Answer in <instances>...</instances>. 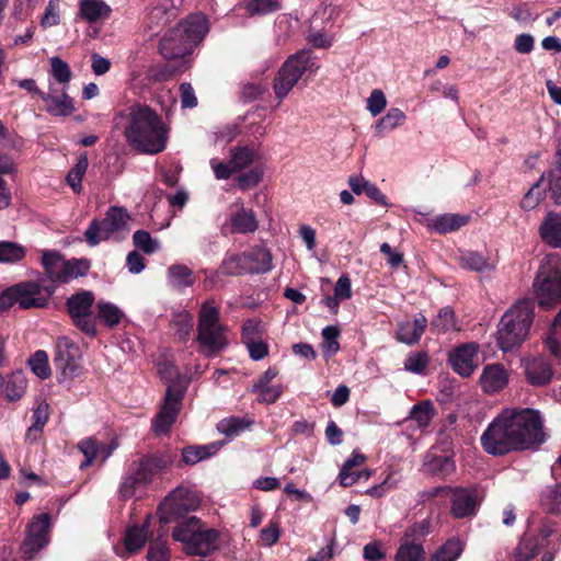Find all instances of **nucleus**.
<instances>
[{"mask_svg":"<svg viewBox=\"0 0 561 561\" xmlns=\"http://www.w3.org/2000/svg\"><path fill=\"white\" fill-rule=\"evenodd\" d=\"M463 549L465 542L460 538H450L431 553L428 561H457Z\"/></svg>","mask_w":561,"mask_h":561,"instance_id":"31","label":"nucleus"},{"mask_svg":"<svg viewBox=\"0 0 561 561\" xmlns=\"http://www.w3.org/2000/svg\"><path fill=\"white\" fill-rule=\"evenodd\" d=\"M428 365L425 352L410 353L404 360V369L413 374H422Z\"/></svg>","mask_w":561,"mask_h":561,"instance_id":"56","label":"nucleus"},{"mask_svg":"<svg viewBox=\"0 0 561 561\" xmlns=\"http://www.w3.org/2000/svg\"><path fill=\"white\" fill-rule=\"evenodd\" d=\"M46 111L54 116H69L75 112L72 99L67 94L66 88L58 89L49 84L48 92L41 93Z\"/></svg>","mask_w":561,"mask_h":561,"instance_id":"19","label":"nucleus"},{"mask_svg":"<svg viewBox=\"0 0 561 561\" xmlns=\"http://www.w3.org/2000/svg\"><path fill=\"white\" fill-rule=\"evenodd\" d=\"M561 335V310L557 314L551 332L547 339V346L554 357L561 360V343L559 336Z\"/></svg>","mask_w":561,"mask_h":561,"instance_id":"58","label":"nucleus"},{"mask_svg":"<svg viewBox=\"0 0 561 561\" xmlns=\"http://www.w3.org/2000/svg\"><path fill=\"white\" fill-rule=\"evenodd\" d=\"M459 265L465 270L477 273L489 272L495 268V263L493 261L481 253L473 251L461 252L459 255Z\"/></svg>","mask_w":561,"mask_h":561,"instance_id":"30","label":"nucleus"},{"mask_svg":"<svg viewBox=\"0 0 561 561\" xmlns=\"http://www.w3.org/2000/svg\"><path fill=\"white\" fill-rule=\"evenodd\" d=\"M543 188H547L551 199L561 205V150L556 153V164L547 175L539 180Z\"/></svg>","mask_w":561,"mask_h":561,"instance_id":"29","label":"nucleus"},{"mask_svg":"<svg viewBox=\"0 0 561 561\" xmlns=\"http://www.w3.org/2000/svg\"><path fill=\"white\" fill-rule=\"evenodd\" d=\"M263 171L260 168H252L251 170L240 174L236 181L240 190L247 191L256 186L262 180Z\"/></svg>","mask_w":561,"mask_h":561,"instance_id":"62","label":"nucleus"},{"mask_svg":"<svg viewBox=\"0 0 561 561\" xmlns=\"http://www.w3.org/2000/svg\"><path fill=\"white\" fill-rule=\"evenodd\" d=\"M467 224V217L457 214H444L431 219L428 226L439 233L455 231Z\"/></svg>","mask_w":561,"mask_h":561,"instance_id":"35","label":"nucleus"},{"mask_svg":"<svg viewBox=\"0 0 561 561\" xmlns=\"http://www.w3.org/2000/svg\"><path fill=\"white\" fill-rule=\"evenodd\" d=\"M42 264L50 280L66 284L65 259L58 252L44 251Z\"/></svg>","mask_w":561,"mask_h":561,"instance_id":"28","label":"nucleus"},{"mask_svg":"<svg viewBox=\"0 0 561 561\" xmlns=\"http://www.w3.org/2000/svg\"><path fill=\"white\" fill-rule=\"evenodd\" d=\"M33 424L27 428L25 439L28 442H36L39 433L46 425L49 419V405L46 402H41L33 410Z\"/></svg>","mask_w":561,"mask_h":561,"instance_id":"37","label":"nucleus"},{"mask_svg":"<svg viewBox=\"0 0 561 561\" xmlns=\"http://www.w3.org/2000/svg\"><path fill=\"white\" fill-rule=\"evenodd\" d=\"M546 440L543 421L534 409H505L480 437L483 450L492 456L536 449Z\"/></svg>","mask_w":561,"mask_h":561,"instance_id":"1","label":"nucleus"},{"mask_svg":"<svg viewBox=\"0 0 561 561\" xmlns=\"http://www.w3.org/2000/svg\"><path fill=\"white\" fill-rule=\"evenodd\" d=\"M50 516L47 513L39 514L33 517L26 526L25 539L22 543L21 551L27 559L43 549L49 542Z\"/></svg>","mask_w":561,"mask_h":561,"instance_id":"14","label":"nucleus"},{"mask_svg":"<svg viewBox=\"0 0 561 561\" xmlns=\"http://www.w3.org/2000/svg\"><path fill=\"white\" fill-rule=\"evenodd\" d=\"M59 12V0H49L45 8L44 15L41 20V25L44 28L58 25L60 22Z\"/></svg>","mask_w":561,"mask_h":561,"instance_id":"63","label":"nucleus"},{"mask_svg":"<svg viewBox=\"0 0 561 561\" xmlns=\"http://www.w3.org/2000/svg\"><path fill=\"white\" fill-rule=\"evenodd\" d=\"M540 307L549 309L561 301V263L558 254H547L534 282Z\"/></svg>","mask_w":561,"mask_h":561,"instance_id":"8","label":"nucleus"},{"mask_svg":"<svg viewBox=\"0 0 561 561\" xmlns=\"http://www.w3.org/2000/svg\"><path fill=\"white\" fill-rule=\"evenodd\" d=\"M425 470L427 472L446 477L454 472L455 462L447 456H427L424 462Z\"/></svg>","mask_w":561,"mask_h":561,"instance_id":"40","label":"nucleus"},{"mask_svg":"<svg viewBox=\"0 0 561 561\" xmlns=\"http://www.w3.org/2000/svg\"><path fill=\"white\" fill-rule=\"evenodd\" d=\"M78 448L85 457V461L80 466L81 468L91 465L99 456L102 458V461H105L111 455V449H106L104 445H100L93 437L81 440Z\"/></svg>","mask_w":561,"mask_h":561,"instance_id":"34","label":"nucleus"},{"mask_svg":"<svg viewBox=\"0 0 561 561\" xmlns=\"http://www.w3.org/2000/svg\"><path fill=\"white\" fill-rule=\"evenodd\" d=\"M32 373L41 379H46L50 376V367L48 363V355L45 351H36L27 360Z\"/></svg>","mask_w":561,"mask_h":561,"instance_id":"48","label":"nucleus"},{"mask_svg":"<svg viewBox=\"0 0 561 561\" xmlns=\"http://www.w3.org/2000/svg\"><path fill=\"white\" fill-rule=\"evenodd\" d=\"M427 327V319L424 314L419 313L413 321H404L399 323L397 340L407 345L416 344Z\"/></svg>","mask_w":561,"mask_h":561,"instance_id":"23","label":"nucleus"},{"mask_svg":"<svg viewBox=\"0 0 561 561\" xmlns=\"http://www.w3.org/2000/svg\"><path fill=\"white\" fill-rule=\"evenodd\" d=\"M160 373L171 382L167 388L163 403L152 422V430L158 435L168 433L175 422L190 382L186 377L179 375L172 364L161 365Z\"/></svg>","mask_w":561,"mask_h":561,"instance_id":"6","label":"nucleus"},{"mask_svg":"<svg viewBox=\"0 0 561 561\" xmlns=\"http://www.w3.org/2000/svg\"><path fill=\"white\" fill-rule=\"evenodd\" d=\"M98 317L106 327L113 328L119 324L124 318V312L114 304L99 301Z\"/></svg>","mask_w":561,"mask_h":561,"instance_id":"42","label":"nucleus"},{"mask_svg":"<svg viewBox=\"0 0 561 561\" xmlns=\"http://www.w3.org/2000/svg\"><path fill=\"white\" fill-rule=\"evenodd\" d=\"M49 61L50 75L59 84H61V88H66L72 77V72L68 64L59 57H51Z\"/></svg>","mask_w":561,"mask_h":561,"instance_id":"51","label":"nucleus"},{"mask_svg":"<svg viewBox=\"0 0 561 561\" xmlns=\"http://www.w3.org/2000/svg\"><path fill=\"white\" fill-rule=\"evenodd\" d=\"M208 21L205 15H190L161 38L159 45L161 55L165 59H176L191 54L208 33Z\"/></svg>","mask_w":561,"mask_h":561,"instance_id":"3","label":"nucleus"},{"mask_svg":"<svg viewBox=\"0 0 561 561\" xmlns=\"http://www.w3.org/2000/svg\"><path fill=\"white\" fill-rule=\"evenodd\" d=\"M95 296L90 290L78 291L66 300L72 324L89 336L96 335V319L93 314Z\"/></svg>","mask_w":561,"mask_h":561,"instance_id":"11","label":"nucleus"},{"mask_svg":"<svg viewBox=\"0 0 561 561\" xmlns=\"http://www.w3.org/2000/svg\"><path fill=\"white\" fill-rule=\"evenodd\" d=\"M128 145L142 153L164 150L168 128L162 118L148 105L136 103L119 114Z\"/></svg>","mask_w":561,"mask_h":561,"instance_id":"2","label":"nucleus"},{"mask_svg":"<svg viewBox=\"0 0 561 561\" xmlns=\"http://www.w3.org/2000/svg\"><path fill=\"white\" fill-rule=\"evenodd\" d=\"M432 411L433 408L430 402L420 403L412 408L410 417L416 422L419 427H425L432 420Z\"/></svg>","mask_w":561,"mask_h":561,"instance_id":"59","label":"nucleus"},{"mask_svg":"<svg viewBox=\"0 0 561 561\" xmlns=\"http://www.w3.org/2000/svg\"><path fill=\"white\" fill-rule=\"evenodd\" d=\"M525 376L533 386H545L550 382L553 371L550 364L541 356L523 359Z\"/></svg>","mask_w":561,"mask_h":561,"instance_id":"20","label":"nucleus"},{"mask_svg":"<svg viewBox=\"0 0 561 561\" xmlns=\"http://www.w3.org/2000/svg\"><path fill=\"white\" fill-rule=\"evenodd\" d=\"M264 329L262 322L256 319H249L244 322L242 328L243 343H250L262 339Z\"/></svg>","mask_w":561,"mask_h":561,"instance_id":"60","label":"nucleus"},{"mask_svg":"<svg viewBox=\"0 0 561 561\" xmlns=\"http://www.w3.org/2000/svg\"><path fill=\"white\" fill-rule=\"evenodd\" d=\"M25 248L11 241H0V263H18L25 257Z\"/></svg>","mask_w":561,"mask_h":561,"instance_id":"47","label":"nucleus"},{"mask_svg":"<svg viewBox=\"0 0 561 561\" xmlns=\"http://www.w3.org/2000/svg\"><path fill=\"white\" fill-rule=\"evenodd\" d=\"M147 526L142 527L133 526L127 529L125 536V548L127 552H135L139 550L147 540Z\"/></svg>","mask_w":561,"mask_h":561,"instance_id":"49","label":"nucleus"},{"mask_svg":"<svg viewBox=\"0 0 561 561\" xmlns=\"http://www.w3.org/2000/svg\"><path fill=\"white\" fill-rule=\"evenodd\" d=\"M111 13V7L103 0H79V15L89 23L106 20Z\"/></svg>","mask_w":561,"mask_h":561,"instance_id":"25","label":"nucleus"},{"mask_svg":"<svg viewBox=\"0 0 561 561\" xmlns=\"http://www.w3.org/2000/svg\"><path fill=\"white\" fill-rule=\"evenodd\" d=\"M255 152L247 146L234 147L230 150V164L236 172L248 168L254 161Z\"/></svg>","mask_w":561,"mask_h":561,"instance_id":"45","label":"nucleus"},{"mask_svg":"<svg viewBox=\"0 0 561 561\" xmlns=\"http://www.w3.org/2000/svg\"><path fill=\"white\" fill-rule=\"evenodd\" d=\"M479 345L476 342L465 343L449 353L448 360L455 373L469 377L479 365Z\"/></svg>","mask_w":561,"mask_h":561,"instance_id":"16","label":"nucleus"},{"mask_svg":"<svg viewBox=\"0 0 561 561\" xmlns=\"http://www.w3.org/2000/svg\"><path fill=\"white\" fill-rule=\"evenodd\" d=\"M201 503L198 495L191 489L179 486L174 489L160 504L159 518L163 524L183 517L195 511Z\"/></svg>","mask_w":561,"mask_h":561,"instance_id":"13","label":"nucleus"},{"mask_svg":"<svg viewBox=\"0 0 561 561\" xmlns=\"http://www.w3.org/2000/svg\"><path fill=\"white\" fill-rule=\"evenodd\" d=\"M543 243L551 248H561V214L549 211L538 228Z\"/></svg>","mask_w":561,"mask_h":561,"instance_id":"22","label":"nucleus"},{"mask_svg":"<svg viewBox=\"0 0 561 561\" xmlns=\"http://www.w3.org/2000/svg\"><path fill=\"white\" fill-rule=\"evenodd\" d=\"M254 392L259 393V402L272 404L278 400L283 393L282 385H272L265 387L253 388Z\"/></svg>","mask_w":561,"mask_h":561,"instance_id":"64","label":"nucleus"},{"mask_svg":"<svg viewBox=\"0 0 561 561\" xmlns=\"http://www.w3.org/2000/svg\"><path fill=\"white\" fill-rule=\"evenodd\" d=\"M221 271L227 275H241L252 273L251 266L248 263L245 253L233 254L228 256L221 264Z\"/></svg>","mask_w":561,"mask_h":561,"instance_id":"43","label":"nucleus"},{"mask_svg":"<svg viewBox=\"0 0 561 561\" xmlns=\"http://www.w3.org/2000/svg\"><path fill=\"white\" fill-rule=\"evenodd\" d=\"M432 331L436 333H446L451 330H459L456 323L455 312L449 307H444L431 322Z\"/></svg>","mask_w":561,"mask_h":561,"instance_id":"41","label":"nucleus"},{"mask_svg":"<svg viewBox=\"0 0 561 561\" xmlns=\"http://www.w3.org/2000/svg\"><path fill=\"white\" fill-rule=\"evenodd\" d=\"M550 536V531L541 529L539 536L525 535L515 551V561H528L533 559L539 546Z\"/></svg>","mask_w":561,"mask_h":561,"instance_id":"26","label":"nucleus"},{"mask_svg":"<svg viewBox=\"0 0 561 561\" xmlns=\"http://www.w3.org/2000/svg\"><path fill=\"white\" fill-rule=\"evenodd\" d=\"M339 335L340 330L334 325L327 327L322 330L321 347L324 356L331 357L339 351Z\"/></svg>","mask_w":561,"mask_h":561,"instance_id":"53","label":"nucleus"},{"mask_svg":"<svg viewBox=\"0 0 561 561\" xmlns=\"http://www.w3.org/2000/svg\"><path fill=\"white\" fill-rule=\"evenodd\" d=\"M168 285L179 291H182L195 283L193 271L184 264H172L167 271Z\"/></svg>","mask_w":561,"mask_h":561,"instance_id":"27","label":"nucleus"},{"mask_svg":"<svg viewBox=\"0 0 561 561\" xmlns=\"http://www.w3.org/2000/svg\"><path fill=\"white\" fill-rule=\"evenodd\" d=\"M251 425L252 421L247 417L230 416L218 422L217 430L226 437L233 438L249 430Z\"/></svg>","mask_w":561,"mask_h":561,"instance_id":"38","label":"nucleus"},{"mask_svg":"<svg viewBox=\"0 0 561 561\" xmlns=\"http://www.w3.org/2000/svg\"><path fill=\"white\" fill-rule=\"evenodd\" d=\"M534 319V305L522 299L501 318L497 327V345L503 352L519 346L527 337Z\"/></svg>","mask_w":561,"mask_h":561,"instance_id":"4","label":"nucleus"},{"mask_svg":"<svg viewBox=\"0 0 561 561\" xmlns=\"http://www.w3.org/2000/svg\"><path fill=\"white\" fill-rule=\"evenodd\" d=\"M54 363L65 378H73L79 374L81 352L68 336L57 339Z\"/></svg>","mask_w":561,"mask_h":561,"instance_id":"15","label":"nucleus"},{"mask_svg":"<svg viewBox=\"0 0 561 561\" xmlns=\"http://www.w3.org/2000/svg\"><path fill=\"white\" fill-rule=\"evenodd\" d=\"M221 447V444L213 443L203 446H188L182 450V460L186 465H195L213 455Z\"/></svg>","mask_w":561,"mask_h":561,"instance_id":"36","label":"nucleus"},{"mask_svg":"<svg viewBox=\"0 0 561 561\" xmlns=\"http://www.w3.org/2000/svg\"><path fill=\"white\" fill-rule=\"evenodd\" d=\"M317 69L318 66L311 51L300 50L291 55L284 62L275 78L274 92L276 96L279 100L286 98L305 72H314Z\"/></svg>","mask_w":561,"mask_h":561,"instance_id":"10","label":"nucleus"},{"mask_svg":"<svg viewBox=\"0 0 561 561\" xmlns=\"http://www.w3.org/2000/svg\"><path fill=\"white\" fill-rule=\"evenodd\" d=\"M147 559L148 561L169 560V549L167 547V539L163 536H159V538H157L156 540L150 541Z\"/></svg>","mask_w":561,"mask_h":561,"instance_id":"57","label":"nucleus"},{"mask_svg":"<svg viewBox=\"0 0 561 561\" xmlns=\"http://www.w3.org/2000/svg\"><path fill=\"white\" fill-rule=\"evenodd\" d=\"M89 160L87 156L79 157L76 165L69 171L67 182L75 193L81 192V182L87 172Z\"/></svg>","mask_w":561,"mask_h":561,"instance_id":"50","label":"nucleus"},{"mask_svg":"<svg viewBox=\"0 0 561 561\" xmlns=\"http://www.w3.org/2000/svg\"><path fill=\"white\" fill-rule=\"evenodd\" d=\"M175 8V0H153L149 18L157 24H164L169 21Z\"/></svg>","mask_w":561,"mask_h":561,"instance_id":"44","label":"nucleus"},{"mask_svg":"<svg viewBox=\"0 0 561 561\" xmlns=\"http://www.w3.org/2000/svg\"><path fill=\"white\" fill-rule=\"evenodd\" d=\"M425 551L419 542L402 541L396 553V561H424Z\"/></svg>","mask_w":561,"mask_h":561,"instance_id":"46","label":"nucleus"},{"mask_svg":"<svg viewBox=\"0 0 561 561\" xmlns=\"http://www.w3.org/2000/svg\"><path fill=\"white\" fill-rule=\"evenodd\" d=\"M508 380L510 374L501 364L486 365L480 376V385L486 393H496L503 390Z\"/></svg>","mask_w":561,"mask_h":561,"instance_id":"21","label":"nucleus"},{"mask_svg":"<svg viewBox=\"0 0 561 561\" xmlns=\"http://www.w3.org/2000/svg\"><path fill=\"white\" fill-rule=\"evenodd\" d=\"M172 537L183 545L186 554L207 556L217 548L219 534L206 527L197 517L191 516L173 529Z\"/></svg>","mask_w":561,"mask_h":561,"instance_id":"7","label":"nucleus"},{"mask_svg":"<svg viewBox=\"0 0 561 561\" xmlns=\"http://www.w3.org/2000/svg\"><path fill=\"white\" fill-rule=\"evenodd\" d=\"M197 341L208 354L221 351L228 343L219 322V310L213 301L208 300L201 307Z\"/></svg>","mask_w":561,"mask_h":561,"instance_id":"9","label":"nucleus"},{"mask_svg":"<svg viewBox=\"0 0 561 561\" xmlns=\"http://www.w3.org/2000/svg\"><path fill=\"white\" fill-rule=\"evenodd\" d=\"M129 219V214L124 207H110L102 220L93 219L90 222L84 232L87 243L95 247L101 241L108 240L114 232L125 229Z\"/></svg>","mask_w":561,"mask_h":561,"instance_id":"12","label":"nucleus"},{"mask_svg":"<svg viewBox=\"0 0 561 561\" xmlns=\"http://www.w3.org/2000/svg\"><path fill=\"white\" fill-rule=\"evenodd\" d=\"M20 308H43L47 305L53 290L35 282H23L15 285Z\"/></svg>","mask_w":561,"mask_h":561,"instance_id":"18","label":"nucleus"},{"mask_svg":"<svg viewBox=\"0 0 561 561\" xmlns=\"http://www.w3.org/2000/svg\"><path fill=\"white\" fill-rule=\"evenodd\" d=\"M0 388L9 402H15L22 399L27 389V379L25 375L18 370L7 377L0 375Z\"/></svg>","mask_w":561,"mask_h":561,"instance_id":"24","label":"nucleus"},{"mask_svg":"<svg viewBox=\"0 0 561 561\" xmlns=\"http://www.w3.org/2000/svg\"><path fill=\"white\" fill-rule=\"evenodd\" d=\"M134 245L146 254H153L160 250V243L146 230H137L133 234Z\"/></svg>","mask_w":561,"mask_h":561,"instance_id":"52","label":"nucleus"},{"mask_svg":"<svg viewBox=\"0 0 561 561\" xmlns=\"http://www.w3.org/2000/svg\"><path fill=\"white\" fill-rule=\"evenodd\" d=\"M257 220L252 209L241 207L230 217V229L233 233H249L257 229Z\"/></svg>","mask_w":561,"mask_h":561,"instance_id":"32","label":"nucleus"},{"mask_svg":"<svg viewBox=\"0 0 561 561\" xmlns=\"http://www.w3.org/2000/svg\"><path fill=\"white\" fill-rule=\"evenodd\" d=\"M172 328L178 334L179 339L185 341L193 329V317L187 312L179 313L172 320Z\"/></svg>","mask_w":561,"mask_h":561,"instance_id":"55","label":"nucleus"},{"mask_svg":"<svg viewBox=\"0 0 561 561\" xmlns=\"http://www.w3.org/2000/svg\"><path fill=\"white\" fill-rule=\"evenodd\" d=\"M407 119L405 114L398 107H391L388 110L386 115L380 117L376 124L375 129L378 134H383L386 131H391L397 127L401 126Z\"/></svg>","mask_w":561,"mask_h":561,"instance_id":"39","label":"nucleus"},{"mask_svg":"<svg viewBox=\"0 0 561 561\" xmlns=\"http://www.w3.org/2000/svg\"><path fill=\"white\" fill-rule=\"evenodd\" d=\"M66 283L82 277L88 274L91 268V262L88 259L65 260Z\"/></svg>","mask_w":561,"mask_h":561,"instance_id":"54","label":"nucleus"},{"mask_svg":"<svg viewBox=\"0 0 561 561\" xmlns=\"http://www.w3.org/2000/svg\"><path fill=\"white\" fill-rule=\"evenodd\" d=\"M450 513L456 518L473 516L480 504V496L473 488H451L449 495Z\"/></svg>","mask_w":561,"mask_h":561,"instance_id":"17","label":"nucleus"},{"mask_svg":"<svg viewBox=\"0 0 561 561\" xmlns=\"http://www.w3.org/2000/svg\"><path fill=\"white\" fill-rule=\"evenodd\" d=\"M244 253L252 273H266L272 270L273 259L268 249L257 247Z\"/></svg>","mask_w":561,"mask_h":561,"instance_id":"33","label":"nucleus"},{"mask_svg":"<svg viewBox=\"0 0 561 561\" xmlns=\"http://www.w3.org/2000/svg\"><path fill=\"white\" fill-rule=\"evenodd\" d=\"M175 459V451L162 450L133 461L119 486L121 496L125 500L134 496L137 489L152 482L153 478L172 466Z\"/></svg>","mask_w":561,"mask_h":561,"instance_id":"5","label":"nucleus"},{"mask_svg":"<svg viewBox=\"0 0 561 561\" xmlns=\"http://www.w3.org/2000/svg\"><path fill=\"white\" fill-rule=\"evenodd\" d=\"M430 528L431 523L427 519L414 523L405 530L402 541L416 542L430 534Z\"/></svg>","mask_w":561,"mask_h":561,"instance_id":"61","label":"nucleus"}]
</instances>
